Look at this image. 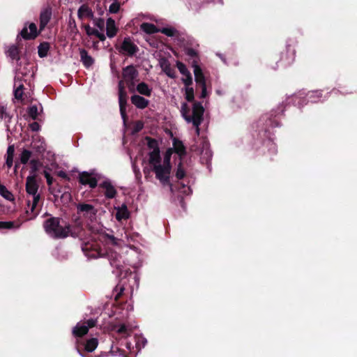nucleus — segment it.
<instances>
[{
  "instance_id": "1",
  "label": "nucleus",
  "mask_w": 357,
  "mask_h": 357,
  "mask_svg": "<svg viewBox=\"0 0 357 357\" xmlns=\"http://www.w3.org/2000/svg\"><path fill=\"white\" fill-rule=\"evenodd\" d=\"M43 226L46 234L54 239H63L69 236L80 238L84 231L80 220L72 225L59 217L51 216L43 222Z\"/></svg>"
},
{
  "instance_id": "2",
  "label": "nucleus",
  "mask_w": 357,
  "mask_h": 357,
  "mask_svg": "<svg viewBox=\"0 0 357 357\" xmlns=\"http://www.w3.org/2000/svg\"><path fill=\"white\" fill-rule=\"evenodd\" d=\"M82 250L89 258L104 257L109 261L111 266L119 271L123 268V261L122 256L113 248H106L102 249L96 242L87 241L82 244Z\"/></svg>"
},
{
  "instance_id": "3",
  "label": "nucleus",
  "mask_w": 357,
  "mask_h": 357,
  "mask_svg": "<svg viewBox=\"0 0 357 357\" xmlns=\"http://www.w3.org/2000/svg\"><path fill=\"white\" fill-rule=\"evenodd\" d=\"M52 15V8L47 7L43 9L40 13V24L39 30L38 31L36 24L33 22L25 23L23 29L21 30L20 36L26 40H34L38 37L42 31L45 29L47 24L50 22Z\"/></svg>"
},
{
  "instance_id": "4",
  "label": "nucleus",
  "mask_w": 357,
  "mask_h": 357,
  "mask_svg": "<svg viewBox=\"0 0 357 357\" xmlns=\"http://www.w3.org/2000/svg\"><path fill=\"white\" fill-rule=\"evenodd\" d=\"M115 48L120 54L129 57H132L139 51L138 46L129 36L125 37L121 45H115Z\"/></svg>"
},
{
  "instance_id": "5",
  "label": "nucleus",
  "mask_w": 357,
  "mask_h": 357,
  "mask_svg": "<svg viewBox=\"0 0 357 357\" xmlns=\"http://www.w3.org/2000/svg\"><path fill=\"white\" fill-rule=\"evenodd\" d=\"M295 59V47L291 43H287L285 50L281 52L280 60L277 61V64L280 63L282 67L287 68L294 63Z\"/></svg>"
},
{
  "instance_id": "6",
  "label": "nucleus",
  "mask_w": 357,
  "mask_h": 357,
  "mask_svg": "<svg viewBox=\"0 0 357 357\" xmlns=\"http://www.w3.org/2000/svg\"><path fill=\"white\" fill-rule=\"evenodd\" d=\"M31 164L32 165V168L30 171V175L26 179V192L29 195H35L38 193L39 188L36 181L37 175L36 174L37 161L32 160Z\"/></svg>"
},
{
  "instance_id": "7",
  "label": "nucleus",
  "mask_w": 357,
  "mask_h": 357,
  "mask_svg": "<svg viewBox=\"0 0 357 357\" xmlns=\"http://www.w3.org/2000/svg\"><path fill=\"white\" fill-rule=\"evenodd\" d=\"M138 75L139 73L133 65L128 66L123 69L122 77L130 92L135 91V79Z\"/></svg>"
},
{
  "instance_id": "8",
  "label": "nucleus",
  "mask_w": 357,
  "mask_h": 357,
  "mask_svg": "<svg viewBox=\"0 0 357 357\" xmlns=\"http://www.w3.org/2000/svg\"><path fill=\"white\" fill-rule=\"evenodd\" d=\"M204 108L200 102H194V118H188V123H192L196 129V133L199 135V126L204 120Z\"/></svg>"
},
{
  "instance_id": "9",
  "label": "nucleus",
  "mask_w": 357,
  "mask_h": 357,
  "mask_svg": "<svg viewBox=\"0 0 357 357\" xmlns=\"http://www.w3.org/2000/svg\"><path fill=\"white\" fill-rule=\"evenodd\" d=\"M152 170L155 172L156 178L158 179L162 185H170L172 167L158 165V166H154Z\"/></svg>"
},
{
  "instance_id": "10",
  "label": "nucleus",
  "mask_w": 357,
  "mask_h": 357,
  "mask_svg": "<svg viewBox=\"0 0 357 357\" xmlns=\"http://www.w3.org/2000/svg\"><path fill=\"white\" fill-rule=\"evenodd\" d=\"M92 172H82L78 175V181L83 185H89L91 188H95L98 185V180Z\"/></svg>"
},
{
  "instance_id": "11",
  "label": "nucleus",
  "mask_w": 357,
  "mask_h": 357,
  "mask_svg": "<svg viewBox=\"0 0 357 357\" xmlns=\"http://www.w3.org/2000/svg\"><path fill=\"white\" fill-rule=\"evenodd\" d=\"M98 340L97 338L92 337L86 340L84 343H79V340L76 342L77 351L82 354V351H86L87 352H93L98 347Z\"/></svg>"
},
{
  "instance_id": "12",
  "label": "nucleus",
  "mask_w": 357,
  "mask_h": 357,
  "mask_svg": "<svg viewBox=\"0 0 357 357\" xmlns=\"http://www.w3.org/2000/svg\"><path fill=\"white\" fill-rule=\"evenodd\" d=\"M128 98V94L126 90L121 89V91H119V104L120 114L124 122H126L128 119V116L126 114Z\"/></svg>"
},
{
  "instance_id": "13",
  "label": "nucleus",
  "mask_w": 357,
  "mask_h": 357,
  "mask_svg": "<svg viewBox=\"0 0 357 357\" xmlns=\"http://www.w3.org/2000/svg\"><path fill=\"white\" fill-rule=\"evenodd\" d=\"M77 213H83V215L89 217V218H93L97 213V210L95 207L89 204L81 203L77 206Z\"/></svg>"
},
{
  "instance_id": "14",
  "label": "nucleus",
  "mask_w": 357,
  "mask_h": 357,
  "mask_svg": "<svg viewBox=\"0 0 357 357\" xmlns=\"http://www.w3.org/2000/svg\"><path fill=\"white\" fill-rule=\"evenodd\" d=\"M176 67L178 69L181 74L185 76L184 78H182V82L185 84V86H191L192 84V77L190 72L186 68V66L181 61H177Z\"/></svg>"
},
{
  "instance_id": "15",
  "label": "nucleus",
  "mask_w": 357,
  "mask_h": 357,
  "mask_svg": "<svg viewBox=\"0 0 357 357\" xmlns=\"http://www.w3.org/2000/svg\"><path fill=\"white\" fill-rule=\"evenodd\" d=\"M99 187L105 190L104 195L106 199H113L117 195V191L115 189L114 186L112 184L111 181L109 180L104 181L102 182Z\"/></svg>"
},
{
  "instance_id": "16",
  "label": "nucleus",
  "mask_w": 357,
  "mask_h": 357,
  "mask_svg": "<svg viewBox=\"0 0 357 357\" xmlns=\"http://www.w3.org/2000/svg\"><path fill=\"white\" fill-rule=\"evenodd\" d=\"M33 197L32 201H27V206L31 213L33 215V217L35 218L39 213L40 209L38 208V204L41 199V196L39 193L36 194L35 195H31Z\"/></svg>"
},
{
  "instance_id": "17",
  "label": "nucleus",
  "mask_w": 357,
  "mask_h": 357,
  "mask_svg": "<svg viewBox=\"0 0 357 357\" xmlns=\"http://www.w3.org/2000/svg\"><path fill=\"white\" fill-rule=\"evenodd\" d=\"M184 52L186 56H188V62L191 64L192 67L199 65L200 58L197 50L192 47H185Z\"/></svg>"
},
{
  "instance_id": "18",
  "label": "nucleus",
  "mask_w": 357,
  "mask_h": 357,
  "mask_svg": "<svg viewBox=\"0 0 357 357\" xmlns=\"http://www.w3.org/2000/svg\"><path fill=\"white\" fill-rule=\"evenodd\" d=\"M132 104H133L137 108L144 109L148 107L149 100L144 98L139 95H133L130 98Z\"/></svg>"
},
{
  "instance_id": "19",
  "label": "nucleus",
  "mask_w": 357,
  "mask_h": 357,
  "mask_svg": "<svg viewBox=\"0 0 357 357\" xmlns=\"http://www.w3.org/2000/svg\"><path fill=\"white\" fill-rule=\"evenodd\" d=\"M119 28L115 24V21L109 17L106 22V35L108 38H114L118 33Z\"/></svg>"
},
{
  "instance_id": "20",
  "label": "nucleus",
  "mask_w": 357,
  "mask_h": 357,
  "mask_svg": "<svg viewBox=\"0 0 357 357\" xmlns=\"http://www.w3.org/2000/svg\"><path fill=\"white\" fill-rule=\"evenodd\" d=\"M149 155V162L151 168L154 167V166H158V165H161V156L160 149L151 151Z\"/></svg>"
},
{
  "instance_id": "21",
  "label": "nucleus",
  "mask_w": 357,
  "mask_h": 357,
  "mask_svg": "<svg viewBox=\"0 0 357 357\" xmlns=\"http://www.w3.org/2000/svg\"><path fill=\"white\" fill-rule=\"evenodd\" d=\"M81 61L86 68L91 67L94 63L93 58L89 55L88 52L84 49L79 50Z\"/></svg>"
},
{
  "instance_id": "22",
  "label": "nucleus",
  "mask_w": 357,
  "mask_h": 357,
  "mask_svg": "<svg viewBox=\"0 0 357 357\" xmlns=\"http://www.w3.org/2000/svg\"><path fill=\"white\" fill-rule=\"evenodd\" d=\"M194 68L195 79L198 86L206 84L204 75L199 65L192 66Z\"/></svg>"
},
{
  "instance_id": "23",
  "label": "nucleus",
  "mask_w": 357,
  "mask_h": 357,
  "mask_svg": "<svg viewBox=\"0 0 357 357\" xmlns=\"http://www.w3.org/2000/svg\"><path fill=\"white\" fill-rule=\"evenodd\" d=\"M116 209V213L115 217L117 220L121 221V220H127L129 218L130 212L126 204H123L121 207H118Z\"/></svg>"
},
{
  "instance_id": "24",
  "label": "nucleus",
  "mask_w": 357,
  "mask_h": 357,
  "mask_svg": "<svg viewBox=\"0 0 357 357\" xmlns=\"http://www.w3.org/2000/svg\"><path fill=\"white\" fill-rule=\"evenodd\" d=\"M78 18L82 20L84 17L92 19L94 17L93 12L87 5H82L77 11Z\"/></svg>"
},
{
  "instance_id": "25",
  "label": "nucleus",
  "mask_w": 357,
  "mask_h": 357,
  "mask_svg": "<svg viewBox=\"0 0 357 357\" xmlns=\"http://www.w3.org/2000/svg\"><path fill=\"white\" fill-rule=\"evenodd\" d=\"M89 332L88 328L83 324L78 323L73 329V335L75 337H82Z\"/></svg>"
},
{
  "instance_id": "26",
  "label": "nucleus",
  "mask_w": 357,
  "mask_h": 357,
  "mask_svg": "<svg viewBox=\"0 0 357 357\" xmlns=\"http://www.w3.org/2000/svg\"><path fill=\"white\" fill-rule=\"evenodd\" d=\"M159 32L169 37H175L178 40H181L178 31L174 27H163L160 29Z\"/></svg>"
},
{
  "instance_id": "27",
  "label": "nucleus",
  "mask_w": 357,
  "mask_h": 357,
  "mask_svg": "<svg viewBox=\"0 0 357 357\" xmlns=\"http://www.w3.org/2000/svg\"><path fill=\"white\" fill-rule=\"evenodd\" d=\"M136 90L141 95H144L145 96L150 97L151 96L152 89L149 86V85L142 82L137 85Z\"/></svg>"
},
{
  "instance_id": "28",
  "label": "nucleus",
  "mask_w": 357,
  "mask_h": 357,
  "mask_svg": "<svg viewBox=\"0 0 357 357\" xmlns=\"http://www.w3.org/2000/svg\"><path fill=\"white\" fill-rule=\"evenodd\" d=\"M14 153L15 146L13 144L9 145L6 154V165L8 168L13 166Z\"/></svg>"
},
{
  "instance_id": "29",
  "label": "nucleus",
  "mask_w": 357,
  "mask_h": 357,
  "mask_svg": "<svg viewBox=\"0 0 357 357\" xmlns=\"http://www.w3.org/2000/svg\"><path fill=\"white\" fill-rule=\"evenodd\" d=\"M141 29L147 34H153L158 33L160 29L153 24L144 22L141 24Z\"/></svg>"
},
{
  "instance_id": "30",
  "label": "nucleus",
  "mask_w": 357,
  "mask_h": 357,
  "mask_svg": "<svg viewBox=\"0 0 357 357\" xmlns=\"http://www.w3.org/2000/svg\"><path fill=\"white\" fill-rule=\"evenodd\" d=\"M50 45L48 42H43L38 47V54L40 58H44L47 56Z\"/></svg>"
},
{
  "instance_id": "31",
  "label": "nucleus",
  "mask_w": 357,
  "mask_h": 357,
  "mask_svg": "<svg viewBox=\"0 0 357 357\" xmlns=\"http://www.w3.org/2000/svg\"><path fill=\"white\" fill-rule=\"evenodd\" d=\"M100 238H101V241H104L106 244H107V245L110 244L112 245H117L118 241H119V239L116 238L113 235H110L109 234H105V233L100 234Z\"/></svg>"
},
{
  "instance_id": "32",
  "label": "nucleus",
  "mask_w": 357,
  "mask_h": 357,
  "mask_svg": "<svg viewBox=\"0 0 357 357\" xmlns=\"http://www.w3.org/2000/svg\"><path fill=\"white\" fill-rule=\"evenodd\" d=\"M190 107L186 102H183L181 107V113L183 119L187 121L188 118H194V105L192 106V114L190 115Z\"/></svg>"
},
{
  "instance_id": "33",
  "label": "nucleus",
  "mask_w": 357,
  "mask_h": 357,
  "mask_svg": "<svg viewBox=\"0 0 357 357\" xmlns=\"http://www.w3.org/2000/svg\"><path fill=\"white\" fill-rule=\"evenodd\" d=\"M174 149L175 152L178 153L181 157L186 154L185 148L181 141L176 139L174 140Z\"/></svg>"
},
{
  "instance_id": "34",
  "label": "nucleus",
  "mask_w": 357,
  "mask_h": 357,
  "mask_svg": "<svg viewBox=\"0 0 357 357\" xmlns=\"http://www.w3.org/2000/svg\"><path fill=\"white\" fill-rule=\"evenodd\" d=\"M114 330L120 337H126L129 335V331L125 324H121L119 326H115Z\"/></svg>"
},
{
  "instance_id": "35",
  "label": "nucleus",
  "mask_w": 357,
  "mask_h": 357,
  "mask_svg": "<svg viewBox=\"0 0 357 357\" xmlns=\"http://www.w3.org/2000/svg\"><path fill=\"white\" fill-rule=\"evenodd\" d=\"M8 56L13 59V60H16V61H18L20 60V51H19V49L17 48V47H16L15 45H12L11 47H10L8 51Z\"/></svg>"
},
{
  "instance_id": "36",
  "label": "nucleus",
  "mask_w": 357,
  "mask_h": 357,
  "mask_svg": "<svg viewBox=\"0 0 357 357\" xmlns=\"http://www.w3.org/2000/svg\"><path fill=\"white\" fill-rule=\"evenodd\" d=\"M145 140L147 142V146L149 149H153V151L160 149L158 146V142L155 139L151 137H146Z\"/></svg>"
},
{
  "instance_id": "37",
  "label": "nucleus",
  "mask_w": 357,
  "mask_h": 357,
  "mask_svg": "<svg viewBox=\"0 0 357 357\" xmlns=\"http://www.w3.org/2000/svg\"><path fill=\"white\" fill-rule=\"evenodd\" d=\"M91 20L95 26L98 28L101 31L105 30L106 23L103 18L93 17Z\"/></svg>"
},
{
  "instance_id": "38",
  "label": "nucleus",
  "mask_w": 357,
  "mask_h": 357,
  "mask_svg": "<svg viewBox=\"0 0 357 357\" xmlns=\"http://www.w3.org/2000/svg\"><path fill=\"white\" fill-rule=\"evenodd\" d=\"M31 155H32L31 151H30L27 149H24L20 155L21 163L23 165L26 164L28 162V161L29 160Z\"/></svg>"
},
{
  "instance_id": "39",
  "label": "nucleus",
  "mask_w": 357,
  "mask_h": 357,
  "mask_svg": "<svg viewBox=\"0 0 357 357\" xmlns=\"http://www.w3.org/2000/svg\"><path fill=\"white\" fill-rule=\"evenodd\" d=\"M185 98L188 102H193L195 100L194 89L190 86H185Z\"/></svg>"
},
{
  "instance_id": "40",
  "label": "nucleus",
  "mask_w": 357,
  "mask_h": 357,
  "mask_svg": "<svg viewBox=\"0 0 357 357\" xmlns=\"http://www.w3.org/2000/svg\"><path fill=\"white\" fill-rule=\"evenodd\" d=\"M20 226H15V222L8 221V222H0V229H12L14 228H18Z\"/></svg>"
},
{
  "instance_id": "41",
  "label": "nucleus",
  "mask_w": 357,
  "mask_h": 357,
  "mask_svg": "<svg viewBox=\"0 0 357 357\" xmlns=\"http://www.w3.org/2000/svg\"><path fill=\"white\" fill-rule=\"evenodd\" d=\"M82 27L84 29L86 33L89 36H96L98 33V29L91 27L89 24H84Z\"/></svg>"
},
{
  "instance_id": "42",
  "label": "nucleus",
  "mask_w": 357,
  "mask_h": 357,
  "mask_svg": "<svg viewBox=\"0 0 357 357\" xmlns=\"http://www.w3.org/2000/svg\"><path fill=\"white\" fill-rule=\"evenodd\" d=\"M185 170L183 168L182 162H180L179 164L178 165L177 170L176 172V177L178 180H181V179L185 177Z\"/></svg>"
},
{
  "instance_id": "43",
  "label": "nucleus",
  "mask_w": 357,
  "mask_h": 357,
  "mask_svg": "<svg viewBox=\"0 0 357 357\" xmlns=\"http://www.w3.org/2000/svg\"><path fill=\"white\" fill-rule=\"evenodd\" d=\"M28 114L29 116L36 120L38 118V107L36 105H32L28 109Z\"/></svg>"
},
{
  "instance_id": "44",
  "label": "nucleus",
  "mask_w": 357,
  "mask_h": 357,
  "mask_svg": "<svg viewBox=\"0 0 357 357\" xmlns=\"http://www.w3.org/2000/svg\"><path fill=\"white\" fill-rule=\"evenodd\" d=\"M43 175H44V176L45 177V178L47 180V184L49 186V189H50V190H51L52 189V187H53L52 184H53V182H54V178L50 175V174L48 172L45 171V170L43 172Z\"/></svg>"
},
{
  "instance_id": "45",
  "label": "nucleus",
  "mask_w": 357,
  "mask_h": 357,
  "mask_svg": "<svg viewBox=\"0 0 357 357\" xmlns=\"http://www.w3.org/2000/svg\"><path fill=\"white\" fill-rule=\"evenodd\" d=\"M23 89L24 86L22 84L20 86H18L14 91V96L15 98L17 100H22L23 98Z\"/></svg>"
},
{
  "instance_id": "46",
  "label": "nucleus",
  "mask_w": 357,
  "mask_h": 357,
  "mask_svg": "<svg viewBox=\"0 0 357 357\" xmlns=\"http://www.w3.org/2000/svg\"><path fill=\"white\" fill-rule=\"evenodd\" d=\"M69 26H70V32L71 33L77 34L79 32L78 29L77 27V24H76V22H75V20L74 19H70V21H69Z\"/></svg>"
},
{
  "instance_id": "47",
  "label": "nucleus",
  "mask_w": 357,
  "mask_h": 357,
  "mask_svg": "<svg viewBox=\"0 0 357 357\" xmlns=\"http://www.w3.org/2000/svg\"><path fill=\"white\" fill-rule=\"evenodd\" d=\"M164 72L170 78H175L176 77V74H175L174 70H173L169 66H167L165 68Z\"/></svg>"
},
{
  "instance_id": "48",
  "label": "nucleus",
  "mask_w": 357,
  "mask_h": 357,
  "mask_svg": "<svg viewBox=\"0 0 357 357\" xmlns=\"http://www.w3.org/2000/svg\"><path fill=\"white\" fill-rule=\"evenodd\" d=\"M120 4L118 2H113L109 8V11L111 13H116L119 10Z\"/></svg>"
},
{
  "instance_id": "49",
  "label": "nucleus",
  "mask_w": 357,
  "mask_h": 357,
  "mask_svg": "<svg viewBox=\"0 0 357 357\" xmlns=\"http://www.w3.org/2000/svg\"><path fill=\"white\" fill-rule=\"evenodd\" d=\"M144 128V123L142 121H137L135 125H134V127H133V130L132 132L134 133H137L139 132H140Z\"/></svg>"
},
{
  "instance_id": "50",
  "label": "nucleus",
  "mask_w": 357,
  "mask_h": 357,
  "mask_svg": "<svg viewBox=\"0 0 357 357\" xmlns=\"http://www.w3.org/2000/svg\"><path fill=\"white\" fill-rule=\"evenodd\" d=\"M96 319H89L84 321L83 324L85 325V326H86V328L89 330L90 328L94 327L96 325Z\"/></svg>"
},
{
  "instance_id": "51",
  "label": "nucleus",
  "mask_w": 357,
  "mask_h": 357,
  "mask_svg": "<svg viewBox=\"0 0 357 357\" xmlns=\"http://www.w3.org/2000/svg\"><path fill=\"white\" fill-rule=\"evenodd\" d=\"M199 86L202 89V93H201L199 98L202 99L206 98L208 96L207 90H206V84L201 85Z\"/></svg>"
},
{
  "instance_id": "52",
  "label": "nucleus",
  "mask_w": 357,
  "mask_h": 357,
  "mask_svg": "<svg viewBox=\"0 0 357 357\" xmlns=\"http://www.w3.org/2000/svg\"><path fill=\"white\" fill-rule=\"evenodd\" d=\"M29 128L32 131L36 132L38 131L40 129V125L38 123L34 121L29 124Z\"/></svg>"
},
{
  "instance_id": "53",
  "label": "nucleus",
  "mask_w": 357,
  "mask_h": 357,
  "mask_svg": "<svg viewBox=\"0 0 357 357\" xmlns=\"http://www.w3.org/2000/svg\"><path fill=\"white\" fill-rule=\"evenodd\" d=\"M58 176L63 178L67 181H70V177L68 176V174L63 172V171H59L57 173Z\"/></svg>"
},
{
  "instance_id": "54",
  "label": "nucleus",
  "mask_w": 357,
  "mask_h": 357,
  "mask_svg": "<svg viewBox=\"0 0 357 357\" xmlns=\"http://www.w3.org/2000/svg\"><path fill=\"white\" fill-rule=\"evenodd\" d=\"M126 82L124 81V79H123L122 80H120L119 82V84H118V89H119V91H121V89L122 90H126Z\"/></svg>"
},
{
  "instance_id": "55",
  "label": "nucleus",
  "mask_w": 357,
  "mask_h": 357,
  "mask_svg": "<svg viewBox=\"0 0 357 357\" xmlns=\"http://www.w3.org/2000/svg\"><path fill=\"white\" fill-rule=\"evenodd\" d=\"M57 188L52 187V189L50 191L51 193H61V186L57 184Z\"/></svg>"
},
{
  "instance_id": "56",
  "label": "nucleus",
  "mask_w": 357,
  "mask_h": 357,
  "mask_svg": "<svg viewBox=\"0 0 357 357\" xmlns=\"http://www.w3.org/2000/svg\"><path fill=\"white\" fill-rule=\"evenodd\" d=\"M96 37H97L100 41H105L106 40V36L99 31H98V33H96Z\"/></svg>"
},
{
  "instance_id": "57",
  "label": "nucleus",
  "mask_w": 357,
  "mask_h": 357,
  "mask_svg": "<svg viewBox=\"0 0 357 357\" xmlns=\"http://www.w3.org/2000/svg\"><path fill=\"white\" fill-rule=\"evenodd\" d=\"M162 165L172 167L171 164H170V156L169 155H165Z\"/></svg>"
},
{
  "instance_id": "58",
  "label": "nucleus",
  "mask_w": 357,
  "mask_h": 357,
  "mask_svg": "<svg viewBox=\"0 0 357 357\" xmlns=\"http://www.w3.org/2000/svg\"><path fill=\"white\" fill-rule=\"evenodd\" d=\"M93 47L95 49H97L98 47V41H93Z\"/></svg>"
}]
</instances>
